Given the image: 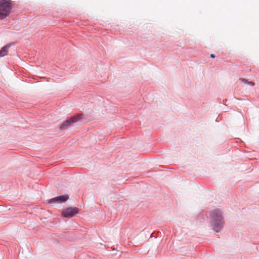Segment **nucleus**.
<instances>
[{
  "label": "nucleus",
  "mask_w": 259,
  "mask_h": 259,
  "mask_svg": "<svg viewBox=\"0 0 259 259\" xmlns=\"http://www.w3.org/2000/svg\"><path fill=\"white\" fill-rule=\"evenodd\" d=\"M209 217L213 230L219 232L223 229L225 223L222 211L219 209H214L209 213Z\"/></svg>",
  "instance_id": "obj_1"
},
{
  "label": "nucleus",
  "mask_w": 259,
  "mask_h": 259,
  "mask_svg": "<svg viewBox=\"0 0 259 259\" xmlns=\"http://www.w3.org/2000/svg\"><path fill=\"white\" fill-rule=\"evenodd\" d=\"M12 8L11 0H0V19L3 20L8 17Z\"/></svg>",
  "instance_id": "obj_2"
},
{
  "label": "nucleus",
  "mask_w": 259,
  "mask_h": 259,
  "mask_svg": "<svg viewBox=\"0 0 259 259\" xmlns=\"http://www.w3.org/2000/svg\"><path fill=\"white\" fill-rule=\"evenodd\" d=\"M83 117L84 115L82 114H77L64 121L60 125V128L61 130L65 129L71 124L83 119Z\"/></svg>",
  "instance_id": "obj_3"
},
{
  "label": "nucleus",
  "mask_w": 259,
  "mask_h": 259,
  "mask_svg": "<svg viewBox=\"0 0 259 259\" xmlns=\"http://www.w3.org/2000/svg\"><path fill=\"white\" fill-rule=\"evenodd\" d=\"M79 212V209L76 207H66L64 208L61 215L64 218H71L77 214Z\"/></svg>",
  "instance_id": "obj_4"
},
{
  "label": "nucleus",
  "mask_w": 259,
  "mask_h": 259,
  "mask_svg": "<svg viewBox=\"0 0 259 259\" xmlns=\"http://www.w3.org/2000/svg\"><path fill=\"white\" fill-rule=\"evenodd\" d=\"M68 199L67 195H62L55 197L49 200V203H61L64 202Z\"/></svg>",
  "instance_id": "obj_5"
},
{
  "label": "nucleus",
  "mask_w": 259,
  "mask_h": 259,
  "mask_svg": "<svg viewBox=\"0 0 259 259\" xmlns=\"http://www.w3.org/2000/svg\"><path fill=\"white\" fill-rule=\"evenodd\" d=\"M10 47V45H8L2 48L0 50V57H3L8 54Z\"/></svg>",
  "instance_id": "obj_6"
},
{
  "label": "nucleus",
  "mask_w": 259,
  "mask_h": 259,
  "mask_svg": "<svg viewBox=\"0 0 259 259\" xmlns=\"http://www.w3.org/2000/svg\"><path fill=\"white\" fill-rule=\"evenodd\" d=\"M239 80H241L244 83L247 84H248L249 85H251V86L254 85V82L251 81H248L246 79L241 78L239 79Z\"/></svg>",
  "instance_id": "obj_7"
},
{
  "label": "nucleus",
  "mask_w": 259,
  "mask_h": 259,
  "mask_svg": "<svg viewBox=\"0 0 259 259\" xmlns=\"http://www.w3.org/2000/svg\"><path fill=\"white\" fill-rule=\"evenodd\" d=\"M179 259H184V258H182V257H181V258H179Z\"/></svg>",
  "instance_id": "obj_8"
}]
</instances>
